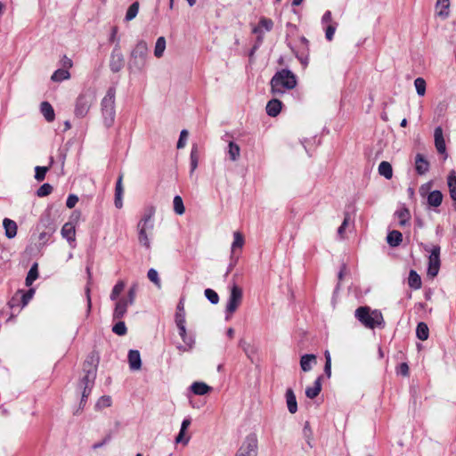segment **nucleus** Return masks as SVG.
Instances as JSON below:
<instances>
[{
    "label": "nucleus",
    "mask_w": 456,
    "mask_h": 456,
    "mask_svg": "<svg viewBox=\"0 0 456 456\" xmlns=\"http://www.w3.org/2000/svg\"><path fill=\"white\" fill-rule=\"evenodd\" d=\"M188 131L183 129L181 131L179 140L177 142V148L182 149L185 146L188 138Z\"/></svg>",
    "instance_id": "obj_54"
},
{
    "label": "nucleus",
    "mask_w": 456,
    "mask_h": 456,
    "mask_svg": "<svg viewBox=\"0 0 456 456\" xmlns=\"http://www.w3.org/2000/svg\"><path fill=\"white\" fill-rule=\"evenodd\" d=\"M53 191V187L49 183H44L40 188L37 190V196L39 197H45L49 195Z\"/></svg>",
    "instance_id": "obj_52"
},
{
    "label": "nucleus",
    "mask_w": 456,
    "mask_h": 456,
    "mask_svg": "<svg viewBox=\"0 0 456 456\" xmlns=\"http://www.w3.org/2000/svg\"><path fill=\"white\" fill-rule=\"evenodd\" d=\"M124 66V56L120 51V45H115L111 53L110 67L113 72H118Z\"/></svg>",
    "instance_id": "obj_10"
},
{
    "label": "nucleus",
    "mask_w": 456,
    "mask_h": 456,
    "mask_svg": "<svg viewBox=\"0 0 456 456\" xmlns=\"http://www.w3.org/2000/svg\"><path fill=\"white\" fill-rule=\"evenodd\" d=\"M185 431L186 430L180 429L179 434L175 437V443H183V444H187L189 443L190 437H184Z\"/></svg>",
    "instance_id": "obj_55"
},
{
    "label": "nucleus",
    "mask_w": 456,
    "mask_h": 456,
    "mask_svg": "<svg viewBox=\"0 0 456 456\" xmlns=\"http://www.w3.org/2000/svg\"><path fill=\"white\" fill-rule=\"evenodd\" d=\"M191 389L195 395H204L211 391L212 388L204 382H194L191 386Z\"/></svg>",
    "instance_id": "obj_27"
},
{
    "label": "nucleus",
    "mask_w": 456,
    "mask_h": 456,
    "mask_svg": "<svg viewBox=\"0 0 456 456\" xmlns=\"http://www.w3.org/2000/svg\"><path fill=\"white\" fill-rule=\"evenodd\" d=\"M94 98V94L92 91H87L81 94L76 102L75 115L79 118L85 117L89 111Z\"/></svg>",
    "instance_id": "obj_4"
},
{
    "label": "nucleus",
    "mask_w": 456,
    "mask_h": 456,
    "mask_svg": "<svg viewBox=\"0 0 456 456\" xmlns=\"http://www.w3.org/2000/svg\"><path fill=\"white\" fill-rule=\"evenodd\" d=\"M285 397L289 411L292 414L296 413L297 411V403L292 388H288L286 390Z\"/></svg>",
    "instance_id": "obj_17"
},
{
    "label": "nucleus",
    "mask_w": 456,
    "mask_h": 456,
    "mask_svg": "<svg viewBox=\"0 0 456 456\" xmlns=\"http://www.w3.org/2000/svg\"><path fill=\"white\" fill-rule=\"evenodd\" d=\"M111 397L110 395H102L100 397L95 404L97 410L110 407L111 405Z\"/></svg>",
    "instance_id": "obj_44"
},
{
    "label": "nucleus",
    "mask_w": 456,
    "mask_h": 456,
    "mask_svg": "<svg viewBox=\"0 0 456 456\" xmlns=\"http://www.w3.org/2000/svg\"><path fill=\"white\" fill-rule=\"evenodd\" d=\"M174 210L177 215H183L185 211L183 200L180 196H175L174 198Z\"/></svg>",
    "instance_id": "obj_46"
},
{
    "label": "nucleus",
    "mask_w": 456,
    "mask_h": 456,
    "mask_svg": "<svg viewBox=\"0 0 456 456\" xmlns=\"http://www.w3.org/2000/svg\"><path fill=\"white\" fill-rule=\"evenodd\" d=\"M123 194V187H122V176H119L117 184H116V196H122Z\"/></svg>",
    "instance_id": "obj_62"
},
{
    "label": "nucleus",
    "mask_w": 456,
    "mask_h": 456,
    "mask_svg": "<svg viewBox=\"0 0 456 456\" xmlns=\"http://www.w3.org/2000/svg\"><path fill=\"white\" fill-rule=\"evenodd\" d=\"M447 184L452 200L456 201V173L454 170L450 172L447 178Z\"/></svg>",
    "instance_id": "obj_28"
},
{
    "label": "nucleus",
    "mask_w": 456,
    "mask_h": 456,
    "mask_svg": "<svg viewBox=\"0 0 456 456\" xmlns=\"http://www.w3.org/2000/svg\"><path fill=\"white\" fill-rule=\"evenodd\" d=\"M233 242L232 243V253H234L237 248H242L244 245V237L241 232H233Z\"/></svg>",
    "instance_id": "obj_38"
},
{
    "label": "nucleus",
    "mask_w": 456,
    "mask_h": 456,
    "mask_svg": "<svg viewBox=\"0 0 456 456\" xmlns=\"http://www.w3.org/2000/svg\"><path fill=\"white\" fill-rule=\"evenodd\" d=\"M403 240V235L398 231H392L387 234V241L391 247L398 246Z\"/></svg>",
    "instance_id": "obj_31"
},
{
    "label": "nucleus",
    "mask_w": 456,
    "mask_h": 456,
    "mask_svg": "<svg viewBox=\"0 0 456 456\" xmlns=\"http://www.w3.org/2000/svg\"><path fill=\"white\" fill-rule=\"evenodd\" d=\"M117 35H118V27H112L111 33H110V39H109L110 42L116 43V45L119 44V39Z\"/></svg>",
    "instance_id": "obj_58"
},
{
    "label": "nucleus",
    "mask_w": 456,
    "mask_h": 456,
    "mask_svg": "<svg viewBox=\"0 0 456 456\" xmlns=\"http://www.w3.org/2000/svg\"><path fill=\"white\" fill-rule=\"evenodd\" d=\"M443 201V194L440 191H433L428 195V203L431 207H438Z\"/></svg>",
    "instance_id": "obj_29"
},
{
    "label": "nucleus",
    "mask_w": 456,
    "mask_h": 456,
    "mask_svg": "<svg viewBox=\"0 0 456 456\" xmlns=\"http://www.w3.org/2000/svg\"><path fill=\"white\" fill-rule=\"evenodd\" d=\"M38 277L37 264H34L26 277V285L30 286Z\"/></svg>",
    "instance_id": "obj_42"
},
{
    "label": "nucleus",
    "mask_w": 456,
    "mask_h": 456,
    "mask_svg": "<svg viewBox=\"0 0 456 456\" xmlns=\"http://www.w3.org/2000/svg\"><path fill=\"white\" fill-rule=\"evenodd\" d=\"M322 376H319L314 383L313 387H308L305 389V395L310 399L315 398L322 390Z\"/></svg>",
    "instance_id": "obj_19"
},
{
    "label": "nucleus",
    "mask_w": 456,
    "mask_h": 456,
    "mask_svg": "<svg viewBox=\"0 0 456 456\" xmlns=\"http://www.w3.org/2000/svg\"><path fill=\"white\" fill-rule=\"evenodd\" d=\"M379 173L385 178L391 179L393 176V168L391 164L387 161H382L379 166Z\"/></svg>",
    "instance_id": "obj_32"
},
{
    "label": "nucleus",
    "mask_w": 456,
    "mask_h": 456,
    "mask_svg": "<svg viewBox=\"0 0 456 456\" xmlns=\"http://www.w3.org/2000/svg\"><path fill=\"white\" fill-rule=\"evenodd\" d=\"M102 111L105 126L108 127L111 126L115 119V107L103 109Z\"/></svg>",
    "instance_id": "obj_33"
},
{
    "label": "nucleus",
    "mask_w": 456,
    "mask_h": 456,
    "mask_svg": "<svg viewBox=\"0 0 456 456\" xmlns=\"http://www.w3.org/2000/svg\"><path fill=\"white\" fill-rule=\"evenodd\" d=\"M240 147L238 144L231 142L228 145V153L231 160L235 161L240 157Z\"/></svg>",
    "instance_id": "obj_43"
},
{
    "label": "nucleus",
    "mask_w": 456,
    "mask_h": 456,
    "mask_svg": "<svg viewBox=\"0 0 456 456\" xmlns=\"http://www.w3.org/2000/svg\"><path fill=\"white\" fill-rule=\"evenodd\" d=\"M434 137H435V145H436L437 151L441 154L445 153V150H446L445 142L444 139L443 129L440 126H438L435 129Z\"/></svg>",
    "instance_id": "obj_16"
},
{
    "label": "nucleus",
    "mask_w": 456,
    "mask_h": 456,
    "mask_svg": "<svg viewBox=\"0 0 456 456\" xmlns=\"http://www.w3.org/2000/svg\"><path fill=\"white\" fill-rule=\"evenodd\" d=\"M296 86V77L288 69L278 71L271 80L272 92L274 94H283L286 90L293 89Z\"/></svg>",
    "instance_id": "obj_2"
},
{
    "label": "nucleus",
    "mask_w": 456,
    "mask_h": 456,
    "mask_svg": "<svg viewBox=\"0 0 456 456\" xmlns=\"http://www.w3.org/2000/svg\"><path fill=\"white\" fill-rule=\"evenodd\" d=\"M414 86L417 91V94L419 96H423L426 94V81L422 77H418L414 81Z\"/></svg>",
    "instance_id": "obj_45"
},
{
    "label": "nucleus",
    "mask_w": 456,
    "mask_h": 456,
    "mask_svg": "<svg viewBox=\"0 0 456 456\" xmlns=\"http://www.w3.org/2000/svg\"><path fill=\"white\" fill-rule=\"evenodd\" d=\"M353 456H372L366 449H358L354 452Z\"/></svg>",
    "instance_id": "obj_63"
},
{
    "label": "nucleus",
    "mask_w": 456,
    "mask_h": 456,
    "mask_svg": "<svg viewBox=\"0 0 456 456\" xmlns=\"http://www.w3.org/2000/svg\"><path fill=\"white\" fill-rule=\"evenodd\" d=\"M112 331L118 335L124 336L126 334V327L124 322H118L112 327Z\"/></svg>",
    "instance_id": "obj_49"
},
{
    "label": "nucleus",
    "mask_w": 456,
    "mask_h": 456,
    "mask_svg": "<svg viewBox=\"0 0 456 456\" xmlns=\"http://www.w3.org/2000/svg\"><path fill=\"white\" fill-rule=\"evenodd\" d=\"M100 362L99 354L95 351L91 352L84 362L83 371L85 373L83 378L88 379H95L97 373V367Z\"/></svg>",
    "instance_id": "obj_5"
},
{
    "label": "nucleus",
    "mask_w": 456,
    "mask_h": 456,
    "mask_svg": "<svg viewBox=\"0 0 456 456\" xmlns=\"http://www.w3.org/2000/svg\"><path fill=\"white\" fill-rule=\"evenodd\" d=\"M128 363L132 370H139L142 367V360L138 350H130L128 352Z\"/></svg>",
    "instance_id": "obj_15"
},
{
    "label": "nucleus",
    "mask_w": 456,
    "mask_h": 456,
    "mask_svg": "<svg viewBox=\"0 0 456 456\" xmlns=\"http://www.w3.org/2000/svg\"><path fill=\"white\" fill-rule=\"evenodd\" d=\"M61 236L64 239H66L68 241L73 242L75 240L76 229H75V225L72 223L68 222V223L64 224L61 228Z\"/></svg>",
    "instance_id": "obj_18"
},
{
    "label": "nucleus",
    "mask_w": 456,
    "mask_h": 456,
    "mask_svg": "<svg viewBox=\"0 0 456 456\" xmlns=\"http://www.w3.org/2000/svg\"><path fill=\"white\" fill-rule=\"evenodd\" d=\"M49 167H36L35 168V178L37 181H43L45 177V174L47 173Z\"/></svg>",
    "instance_id": "obj_48"
},
{
    "label": "nucleus",
    "mask_w": 456,
    "mask_h": 456,
    "mask_svg": "<svg viewBox=\"0 0 456 456\" xmlns=\"http://www.w3.org/2000/svg\"><path fill=\"white\" fill-rule=\"evenodd\" d=\"M40 110H41L43 116L45 117V118L48 122H52L54 120V118H55L54 110H53V108L52 107V105L48 102H43L41 103Z\"/></svg>",
    "instance_id": "obj_23"
},
{
    "label": "nucleus",
    "mask_w": 456,
    "mask_h": 456,
    "mask_svg": "<svg viewBox=\"0 0 456 456\" xmlns=\"http://www.w3.org/2000/svg\"><path fill=\"white\" fill-rule=\"evenodd\" d=\"M281 109V102L277 100L273 99L268 102L266 105V112L271 117H276Z\"/></svg>",
    "instance_id": "obj_24"
},
{
    "label": "nucleus",
    "mask_w": 456,
    "mask_h": 456,
    "mask_svg": "<svg viewBox=\"0 0 456 456\" xmlns=\"http://www.w3.org/2000/svg\"><path fill=\"white\" fill-rule=\"evenodd\" d=\"M335 31H336V27L333 26V25H329L326 28V33H325V36H326V38L329 40V41H331L332 38H333V36L335 34Z\"/></svg>",
    "instance_id": "obj_59"
},
{
    "label": "nucleus",
    "mask_w": 456,
    "mask_h": 456,
    "mask_svg": "<svg viewBox=\"0 0 456 456\" xmlns=\"http://www.w3.org/2000/svg\"><path fill=\"white\" fill-rule=\"evenodd\" d=\"M395 216H397L399 224L401 226H404L408 224L411 215L409 210L406 208H403L395 212Z\"/></svg>",
    "instance_id": "obj_34"
},
{
    "label": "nucleus",
    "mask_w": 456,
    "mask_h": 456,
    "mask_svg": "<svg viewBox=\"0 0 456 456\" xmlns=\"http://www.w3.org/2000/svg\"><path fill=\"white\" fill-rule=\"evenodd\" d=\"M408 283L411 288L415 289L421 287L420 276L413 270H411L409 273Z\"/></svg>",
    "instance_id": "obj_35"
},
{
    "label": "nucleus",
    "mask_w": 456,
    "mask_h": 456,
    "mask_svg": "<svg viewBox=\"0 0 456 456\" xmlns=\"http://www.w3.org/2000/svg\"><path fill=\"white\" fill-rule=\"evenodd\" d=\"M331 20H332L331 12L330 11H327L323 14V16L322 18V23H329L331 21Z\"/></svg>",
    "instance_id": "obj_64"
},
{
    "label": "nucleus",
    "mask_w": 456,
    "mask_h": 456,
    "mask_svg": "<svg viewBox=\"0 0 456 456\" xmlns=\"http://www.w3.org/2000/svg\"><path fill=\"white\" fill-rule=\"evenodd\" d=\"M198 167V150L197 147H193L191 151V175L193 174Z\"/></svg>",
    "instance_id": "obj_47"
},
{
    "label": "nucleus",
    "mask_w": 456,
    "mask_h": 456,
    "mask_svg": "<svg viewBox=\"0 0 456 456\" xmlns=\"http://www.w3.org/2000/svg\"><path fill=\"white\" fill-rule=\"evenodd\" d=\"M399 373L403 376H408L409 375V366L406 362H403L399 366Z\"/></svg>",
    "instance_id": "obj_61"
},
{
    "label": "nucleus",
    "mask_w": 456,
    "mask_h": 456,
    "mask_svg": "<svg viewBox=\"0 0 456 456\" xmlns=\"http://www.w3.org/2000/svg\"><path fill=\"white\" fill-rule=\"evenodd\" d=\"M115 107V90L110 88L102 101V110Z\"/></svg>",
    "instance_id": "obj_25"
},
{
    "label": "nucleus",
    "mask_w": 456,
    "mask_h": 456,
    "mask_svg": "<svg viewBox=\"0 0 456 456\" xmlns=\"http://www.w3.org/2000/svg\"><path fill=\"white\" fill-rule=\"evenodd\" d=\"M316 362V356L313 354H304L300 359V367L303 371H309L312 370V363Z\"/></svg>",
    "instance_id": "obj_22"
},
{
    "label": "nucleus",
    "mask_w": 456,
    "mask_h": 456,
    "mask_svg": "<svg viewBox=\"0 0 456 456\" xmlns=\"http://www.w3.org/2000/svg\"><path fill=\"white\" fill-rule=\"evenodd\" d=\"M34 295V289H29L28 291L27 292H23V291H18L14 297L12 298L13 301H20L21 303V305L22 306H25L28 305V303L29 302V300L32 298Z\"/></svg>",
    "instance_id": "obj_26"
},
{
    "label": "nucleus",
    "mask_w": 456,
    "mask_h": 456,
    "mask_svg": "<svg viewBox=\"0 0 456 456\" xmlns=\"http://www.w3.org/2000/svg\"><path fill=\"white\" fill-rule=\"evenodd\" d=\"M77 201H78L77 196L71 194L67 199L66 206L69 208H73L76 206V204L77 203Z\"/></svg>",
    "instance_id": "obj_56"
},
{
    "label": "nucleus",
    "mask_w": 456,
    "mask_h": 456,
    "mask_svg": "<svg viewBox=\"0 0 456 456\" xmlns=\"http://www.w3.org/2000/svg\"><path fill=\"white\" fill-rule=\"evenodd\" d=\"M273 27V22L271 19L261 17L259 20L258 26L252 29V32L257 35V42L259 44L263 41V35L265 31H271Z\"/></svg>",
    "instance_id": "obj_11"
},
{
    "label": "nucleus",
    "mask_w": 456,
    "mask_h": 456,
    "mask_svg": "<svg viewBox=\"0 0 456 456\" xmlns=\"http://www.w3.org/2000/svg\"><path fill=\"white\" fill-rule=\"evenodd\" d=\"M325 365H324V372L328 378L331 375V357L329 351H325Z\"/></svg>",
    "instance_id": "obj_51"
},
{
    "label": "nucleus",
    "mask_w": 456,
    "mask_h": 456,
    "mask_svg": "<svg viewBox=\"0 0 456 456\" xmlns=\"http://www.w3.org/2000/svg\"><path fill=\"white\" fill-rule=\"evenodd\" d=\"M256 454L257 439L256 435L250 434L245 438L235 456H256Z\"/></svg>",
    "instance_id": "obj_6"
},
{
    "label": "nucleus",
    "mask_w": 456,
    "mask_h": 456,
    "mask_svg": "<svg viewBox=\"0 0 456 456\" xmlns=\"http://www.w3.org/2000/svg\"><path fill=\"white\" fill-rule=\"evenodd\" d=\"M240 346L242 347L245 354L248 355V358L251 357V354L253 353V349L249 346V344L246 343L243 340H240Z\"/></svg>",
    "instance_id": "obj_57"
},
{
    "label": "nucleus",
    "mask_w": 456,
    "mask_h": 456,
    "mask_svg": "<svg viewBox=\"0 0 456 456\" xmlns=\"http://www.w3.org/2000/svg\"><path fill=\"white\" fill-rule=\"evenodd\" d=\"M138 12H139V3L134 2L129 6L128 10L126 11V17H125L126 21H131L132 20H134L137 16Z\"/></svg>",
    "instance_id": "obj_40"
},
{
    "label": "nucleus",
    "mask_w": 456,
    "mask_h": 456,
    "mask_svg": "<svg viewBox=\"0 0 456 456\" xmlns=\"http://www.w3.org/2000/svg\"><path fill=\"white\" fill-rule=\"evenodd\" d=\"M137 291L136 285H133L127 294V298H122L116 303L115 314H125L127 310V305H132L134 301Z\"/></svg>",
    "instance_id": "obj_9"
},
{
    "label": "nucleus",
    "mask_w": 456,
    "mask_h": 456,
    "mask_svg": "<svg viewBox=\"0 0 456 456\" xmlns=\"http://www.w3.org/2000/svg\"><path fill=\"white\" fill-rule=\"evenodd\" d=\"M155 208H148L137 224L138 241L146 249L151 248V238L154 230Z\"/></svg>",
    "instance_id": "obj_1"
},
{
    "label": "nucleus",
    "mask_w": 456,
    "mask_h": 456,
    "mask_svg": "<svg viewBox=\"0 0 456 456\" xmlns=\"http://www.w3.org/2000/svg\"><path fill=\"white\" fill-rule=\"evenodd\" d=\"M241 300L242 289L239 286L234 284L231 289V294L226 305V311L229 313L235 312L240 304L241 303Z\"/></svg>",
    "instance_id": "obj_8"
},
{
    "label": "nucleus",
    "mask_w": 456,
    "mask_h": 456,
    "mask_svg": "<svg viewBox=\"0 0 456 456\" xmlns=\"http://www.w3.org/2000/svg\"><path fill=\"white\" fill-rule=\"evenodd\" d=\"M416 335L419 339L422 341L427 340L429 335L428 325L424 322H419L416 329Z\"/></svg>",
    "instance_id": "obj_36"
},
{
    "label": "nucleus",
    "mask_w": 456,
    "mask_h": 456,
    "mask_svg": "<svg viewBox=\"0 0 456 456\" xmlns=\"http://www.w3.org/2000/svg\"><path fill=\"white\" fill-rule=\"evenodd\" d=\"M70 77L69 72L65 69H59L53 72L51 77V79L54 82H61L66 79H69Z\"/></svg>",
    "instance_id": "obj_39"
},
{
    "label": "nucleus",
    "mask_w": 456,
    "mask_h": 456,
    "mask_svg": "<svg viewBox=\"0 0 456 456\" xmlns=\"http://www.w3.org/2000/svg\"><path fill=\"white\" fill-rule=\"evenodd\" d=\"M361 324L369 329L381 326L384 323L383 315H356Z\"/></svg>",
    "instance_id": "obj_13"
},
{
    "label": "nucleus",
    "mask_w": 456,
    "mask_h": 456,
    "mask_svg": "<svg viewBox=\"0 0 456 456\" xmlns=\"http://www.w3.org/2000/svg\"><path fill=\"white\" fill-rule=\"evenodd\" d=\"M149 280L151 281H152L154 284L159 286L160 284V281H159V273L158 272L155 270V269H150L148 271V274H147Z\"/></svg>",
    "instance_id": "obj_53"
},
{
    "label": "nucleus",
    "mask_w": 456,
    "mask_h": 456,
    "mask_svg": "<svg viewBox=\"0 0 456 456\" xmlns=\"http://www.w3.org/2000/svg\"><path fill=\"white\" fill-rule=\"evenodd\" d=\"M95 379H87L86 378H82L79 381L78 387L82 389L80 406L84 407L86 399L90 395L93 387L94 385Z\"/></svg>",
    "instance_id": "obj_14"
},
{
    "label": "nucleus",
    "mask_w": 456,
    "mask_h": 456,
    "mask_svg": "<svg viewBox=\"0 0 456 456\" xmlns=\"http://www.w3.org/2000/svg\"><path fill=\"white\" fill-rule=\"evenodd\" d=\"M449 0H437L436 4V14L443 19H445L449 15Z\"/></svg>",
    "instance_id": "obj_21"
},
{
    "label": "nucleus",
    "mask_w": 456,
    "mask_h": 456,
    "mask_svg": "<svg viewBox=\"0 0 456 456\" xmlns=\"http://www.w3.org/2000/svg\"><path fill=\"white\" fill-rule=\"evenodd\" d=\"M3 225L5 231V235L8 239H12L17 234V224L14 221L4 218L3 221Z\"/></svg>",
    "instance_id": "obj_20"
},
{
    "label": "nucleus",
    "mask_w": 456,
    "mask_h": 456,
    "mask_svg": "<svg viewBox=\"0 0 456 456\" xmlns=\"http://www.w3.org/2000/svg\"><path fill=\"white\" fill-rule=\"evenodd\" d=\"M415 165L416 170L419 175H423L428 172L429 167L428 162L423 158L421 154H417Z\"/></svg>",
    "instance_id": "obj_30"
},
{
    "label": "nucleus",
    "mask_w": 456,
    "mask_h": 456,
    "mask_svg": "<svg viewBox=\"0 0 456 456\" xmlns=\"http://www.w3.org/2000/svg\"><path fill=\"white\" fill-rule=\"evenodd\" d=\"M126 287V283L123 281H119L116 283V285L113 287L112 291L110 293V299L112 301H116L119 295L123 292L124 289Z\"/></svg>",
    "instance_id": "obj_41"
},
{
    "label": "nucleus",
    "mask_w": 456,
    "mask_h": 456,
    "mask_svg": "<svg viewBox=\"0 0 456 456\" xmlns=\"http://www.w3.org/2000/svg\"><path fill=\"white\" fill-rule=\"evenodd\" d=\"M185 323L186 322L184 319V315H176L175 324L178 329L179 335L182 338L184 344H186L189 347H192L194 340L191 336H187Z\"/></svg>",
    "instance_id": "obj_12"
},
{
    "label": "nucleus",
    "mask_w": 456,
    "mask_h": 456,
    "mask_svg": "<svg viewBox=\"0 0 456 456\" xmlns=\"http://www.w3.org/2000/svg\"><path fill=\"white\" fill-rule=\"evenodd\" d=\"M206 297L212 303V304H217L218 301H219V297L217 295V293L211 289H205V292H204Z\"/></svg>",
    "instance_id": "obj_50"
},
{
    "label": "nucleus",
    "mask_w": 456,
    "mask_h": 456,
    "mask_svg": "<svg viewBox=\"0 0 456 456\" xmlns=\"http://www.w3.org/2000/svg\"><path fill=\"white\" fill-rule=\"evenodd\" d=\"M165 49H166V39L164 37H159L156 41V45H155V48H154V55L157 58L162 57L163 53L165 52Z\"/></svg>",
    "instance_id": "obj_37"
},
{
    "label": "nucleus",
    "mask_w": 456,
    "mask_h": 456,
    "mask_svg": "<svg viewBox=\"0 0 456 456\" xmlns=\"http://www.w3.org/2000/svg\"><path fill=\"white\" fill-rule=\"evenodd\" d=\"M148 45L143 40L139 41L131 52L128 69L131 71H142L146 65Z\"/></svg>",
    "instance_id": "obj_3"
},
{
    "label": "nucleus",
    "mask_w": 456,
    "mask_h": 456,
    "mask_svg": "<svg viewBox=\"0 0 456 456\" xmlns=\"http://www.w3.org/2000/svg\"><path fill=\"white\" fill-rule=\"evenodd\" d=\"M311 434H312V430L310 428L309 422H305V424L304 426V435L307 438V444H309L310 447H312V444H310V440H309Z\"/></svg>",
    "instance_id": "obj_60"
},
{
    "label": "nucleus",
    "mask_w": 456,
    "mask_h": 456,
    "mask_svg": "<svg viewBox=\"0 0 456 456\" xmlns=\"http://www.w3.org/2000/svg\"><path fill=\"white\" fill-rule=\"evenodd\" d=\"M440 247L434 246L428 258V275L434 278L440 269Z\"/></svg>",
    "instance_id": "obj_7"
}]
</instances>
